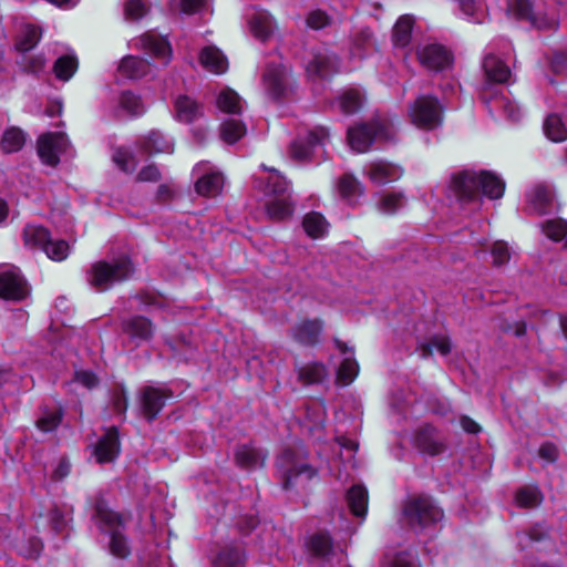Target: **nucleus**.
Here are the masks:
<instances>
[{
    "instance_id": "11",
    "label": "nucleus",
    "mask_w": 567,
    "mask_h": 567,
    "mask_svg": "<svg viewBox=\"0 0 567 567\" xmlns=\"http://www.w3.org/2000/svg\"><path fill=\"white\" fill-rule=\"evenodd\" d=\"M193 173L197 176L195 189L197 194L214 197L221 190L224 184L223 175L214 171L208 162H200L195 165Z\"/></svg>"
},
{
    "instance_id": "42",
    "label": "nucleus",
    "mask_w": 567,
    "mask_h": 567,
    "mask_svg": "<svg viewBox=\"0 0 567 567\" xmlns=\"http://www.w3.org/2000/svg\"><path fill=\"white\" fill-rule=\"evenodd\" d=\"M267 214L271 219L284 220L291 216L292 205L287 196L270 199L266 205Z\"/></svg>"
},
{
    "instance_id": "55",
    "label": "nucleus",
    "mask_w": 567,
    "mask_h": 567,
    "mask_svg": "<svg viewBox=\"0 0 567 567\" xmlns=\"http://www.w3.org/2000/svg\"><path fill=\"white\" fill-rule=\"evenodd\" d=\"M491 255L493 257V266L501 267L509 261L512 249L506 241L497 240L491 248Z\"/></svg>"
},
{
    "instance_id": "10",
    "label": "nucleus",
    "mask_w": 567,
    "mask_h": 567,
    "mask_svg": "<svg viewBox=\"0 0 567 567\" xmlns=\"http://www.w3.org/2000/svg\"><path fill=\"white\" fill-rule=\"evenodd\" d=\"M69 140L63 133H47L38 140V154L41 161L50 166L60 162V155L66 152Z\"/></svg>"
},
{
    "instance_id": "34",
    "label": "nucleus",
    "mask_w": 567,
    "mask_h": 567,
    "mask_svg": "<svg viewBox=\"0 0 567 567\" xmlns=\"http://www.w3.org/2000/svg\"><path fill=\"white\" fill-rule=\"evenodd\" d=\"M348 504L358 517H364L368 508V491L364 486L354 485L351 487L347 495Z\"/></svg>"
},
{
    "instance_id": "50",
    "label": "nucleus",
    "mask_w": 567,
    "mask_h": 567,
    "mask_svg": "<svg viewBox=\"0 0 567 567\" xmlns=\"http://www.w3.org/2000/svg\"><path fill=\"white\" fill-rule=\"evenodd\" d=\"M120 106L132 116H138L145 112V106L142 100L132 92L122 93L120 97Z\"/></svg>"
},
{
    "instance_id": "2",
    "label": "nucleus",
    "mask_w": 567,
    "mask_h": 567,
    "mask_svg": "<svg viewBox=\"0 0 567 567\" xmlns=\"http://www.w3.org/2000/svg\"><path fill=\"white\" fill-rule=\"evenodd\" d=\"M94 519L103 533L110 534V553L116 558H126L131 554V547L121 530L122 517L113 512L104 501H99L95 505Z\"/></svg>"
},
{
    "instance_id": "64",
    "label": "nucleus",
    "mask_w": 567,
    "mask_h": 567,
    "mask_svg": "<svg viewBox=\"0 0 567 567\" xmlns=\"http://www.w3.org/2000/svg\"><path fill=\"white\" fill-rule=\"evenodd\" d=\"M538 455L546 462L554 463L558 457V450L551 443H545L539 447Z\"/></svg>"
},
{
    "instance_id": "35",
    "label": "nucleus",
    "mask_w": 567,
    "mask_h": 567,
    "mask_svg": "<svg viewBox=\"0 0 567 567\" xmlns=\"http://www.w3.org/2000/svg\"><path fill=\"white\" fill-rule=\"evenodd\" d=\"M50 233L39 225H27L23 230L24 245L31 248L44 249L49 243Z\"/></svg>"
},
{
    "instance_id": "56",
    "label": "nucleus",
    "mask_w": 567,
    "mask_h": 567,
    "mask_svg": "<svg viewBox=\"0 0 567 567\" xmlns=\"http://www.w3.org/2000/svg\"><path fill=\"white\" fill-rule=\"evenodd\" d=\"M62 420L61 411H43L42 415L37 421V427L42 432H51L58 427Z\"/></svg>"
},
{
    "instance_id": "24",
    "label": "nucleus",
    "mask_w": 567,
    "mask_h": 567,
    "mask_svg": "<svg viewBox=\"0 0 567 567\" xmlns=\"http://www.w3.org/2000/svg\"><path fill=\"white\" fill-rule=\"evenodd\" d=\"M136 48H141L156 58L166 59L168 62L172 50L167 40L154 33H145L141 38L134 40Z\"/></svg>"
},
{
    "instance_id": "6",
    "label": "nucleus",
    "mask_w": 567,
    "mask_h": 567,
    "mask_svg": "<svg viewBox=\"0 0 567 567\" xmlns=\"http://www.w3.org/2000/svg\"><path fill=\"white\" fill-rule=\"evenodd\" d=\"M508 11L539 30L556 29L558 24L555 14L547 12L543 0H511Z\"/></svg>"
},
{
    "instance_id": "36",
    "label": "nucleus",
    "mask_w": 567,
    "mask_h": 567,
    "mask_svg": "<svg viewBox=\"0 0 567 567\" xmlns=\"http://www.w3.org/2000/svg\"><path fill=\"white\" fill-rule=\"evenodd\" d=\"M303 229L311 238H320L328 233L329 224L326 218L317 212L307 214L302 221Z\"/></svg>"
},
{
    "instance_id": "15",
    "label": "nucleus",
    "mask_w": 567,
    "mask_h": 567,
    "mask_svg": "<svg viewBox=\"0 0 567 567\" xmlns=\"http://www.w3.org/2000/svg\"><path fill=\"white\" fill-rule=\"evenodd\" d=\"M172 393L165 388L145 386L141 391V405L144 415L152 421L164 408Z\"/></svg>"
},
{
    "instance_id": "25",
    "label": "nucleus",
    "mask_w": 567,
    "mask_h": 567,
    "mask_svg": "<svg viewBox=\"0 0 567 567\" xmlns=\"http://www.w3.org/2000/svg\"><path fill=\"white\" fill-rule=\"evenodd\" d=\"M122 329L131 339L146 341L153 336L152 322L142 316L128 318L122 322Z\"/></svg>"
},
{
    "instance_id": "4",
    "label": "nucleus",
    "mask_w": 567,
    "mask_h": 567,
    "mask_svg": "<svg viewBox=\"0 0 567 567\" xmlns=\"http://www.w3.org/2000/svg\"><path fill=\"white\" fill-rule=\"evenodd\" d=\"M394 136L393 125L389 121L381 118L357 124L348 128V143L358 153L368 152L374 141H392Z\"/></svg>"
},
{
    "instance_id": "28",
    "label": "nucleus",
    "mask_w": 567,
    "mask_h": 567,
    "mask_svg": "<svg viewBox=\"0 0 567 567\" xmlns=\"http://www.w3.org/2000/svg\"><path fill=\"white\" fill-rule=\"evenodd\" d=\"M483 69L488 82L505 83L511 76L509 68L492 53L485 55Z\"/></svg>"
},
{
    "instance_id": "21",
    "label": "nucleus",
    "mask_w": 567,
    "mask_h": 567,
    "mask_svg": "<svg viewBox=\"0 0 567 567\" xmlns=\"http://www.w3.org/2000/svg\"><path fill=\"white\" fill-rule=\"evenodd\" d=\"M203 115V105L190 96L181 94L174 100V116L178 122L189 124Z\"/></svg>"
},
{
    "instance_id": "30",
    "label": "nucleus",
    "mask_w": 567,
    "mask_h": 567,
    "mask_svg": "<svg viewBox=\"0 0 567 567\" xmlns=\"http://www.w3.org/2000/svg\"><path fill=\"white\" fill-rule=\"evenodd\" d=\"M150 63L137 56H125L118 65V73L126 79H141L150 72Z\"/></svg>"
},
{
    "instance_id": "37",
    "label": "nucleus",
    "mask_w": 567,
    "mask_h": 567,
    "mask_svg": "<svg viewBox=\"0 0 567 567\" xmlns=\"http://www.w3.org/2000/svg\"><path fill=\"white\" fill-rule=\"evenodd\" d=\"M363 103V94L357 89L344 91L337 100L339 110L344 114H353L360 110Z\"/></svg>"
},
{
    "instance_id": "7",
    "label": "nucleus",
    "mask_w": 567,
    "mask_h": 567,
    "mask_svg": "<svg viewBox=\"0 0 567 567\" xmlns=\"http://www.w3.org/2000/svg\"><path fill=\"white\" fill-rule=\"evenodd\" d=\"M442 516V511L427 496L412 497L403 507V518L413 529H423L439 522Z\"/></svg>"
},
{
    "instance_id": "23",
    "label": "nucleus",
    "mask_w": 567,
    "mask_h": 567,
    "mask_svg": "<svg viewBox=\"0 0 567 567\" xmlns=\"http://www.w3.org/2000/svg\"><path fill=\"white\" fill-rule=\"evenodd\" d=\"M337 348L344 355L337 373V381L343 385L350 384L358 375L359 365L353 358V351L348 349L347 344L338 339L334 340Z\"/></svg>"
},
{
    "instance_id": "61",
    "label": "nucleus",
    "mask_w": 567,
    "mask_h": 567,
    "mask_svg": "<svg viewBox=\"0 0 567 567\" xmlns=\"http://www.w3.org/2000/svg\"><path fill=\"white\" fill-rule=\"evenodd\" d=\"M306 22L309 28L320 30L330 23V18L324 11L315 10L308 14Z\"/></svg>"
},
{
    "instance_id": "20",
    "label": "nucleus",
    "mask_w": 567,
    "mask_h": 567,
    "mask_svg": "<svg viewBox=\"0 0 567 567\" xmlns=\"http://www.w3.org/2000/svg\"><path fill=\"white\" fill-rule=\"evenodd\" d=\"M247 20L251 34L260 41H266L276 27L272 17L260 9H251L247 13Z\"/></svg>"
},
{
    "instance_id": "52",
    "label": "nucleus",
    "mask_w": 567,
    "mask_h": 567,
    "mask_svg": "<svg viewBox=\"0 0 567 567\" xmlns=\"http://www.w3.org/2000/svg\"><path fill=\"white\" fill-rule=\"evenodd\" d=\"M516 502L520 507H535L542 502V494L536 486H525L516 493Z\"/></svg>"
},
{
    "instance_id": "22",
    "label": "nucleus",
    "mask_w": 567,
    "mask_h": 567,
    "mask_svg": "<svg viewBox=\"0 0 567 567\" xmlns=\"http://www.w3.org/2000/svg\"><path fill=\"white\" fill-rule=\"evenodd\" d=\"M402 168L384 161H375L367 167V175L377 185H384L399 179L402 176Z\"/></svg>"
},
{
    "instance_id": "5",
    "label": "nucleus",
    "mask_w": 567,
    "mask_h": 567,
    "mask_svg": "<svg viewBox=\"0 0 567 567\" xmlns=\"http://www.w3.org/2000/svg\"><path fill=\"white\" fill-rule=\"evenodd\" d=\"M278 468L286 489L309 481L317 474V470L307 463L306 454L301 450H286L278 458Z\"/></svg>"
},
{
    "instance_id": "40",
    "label": "nucleus",
    "mask_w": 567,
    "mask_h": 567,
    "mask_svg": "<svg viewBox=\"0 0 567 567\" xmlns=\"http://www.w3.org/2000/svg\"><path fill=\"white\" fill-rule=\"evenodd\" d=\"M298 377L305 384L320 383L327 378V369L322 363H308L298 370Z\"/></svg>"
},
{
    "instance_id": "14",
    "label": "nucleus",
    "mask_w": 567,
    "mask_h": 567,
    "mask_svg": "<svg viewBox=\"0 0 567 567\" xmlns=\"http://www.w3.org/2000/svg\"><path fill=\"white\" fill-rule=\"evenodd\" d=\"M28 293V285L18 270L0 274V298L20 301Z\"/></svg>"
},
{
    "instance_id": "9",
    "label": "nucleus",
    "mask_w": 567,
    "mask_h": 567,
    "mask_svg": "<svg viewBox=\"0 0 567 567\" xmlns=\"http://www.w3.org/2000/svg\"><path fill=\"white\" fill-rule=\"evenodd\" d=\"M329 140V132L323 126H316L303 136L298 137L290 147L291 156L297 161H308L318 147H322Z\"/></svg>"
},
{
    "instance_id": "49",
    "label": "nucleus",
    "mask_w": 567,
    "mask_h": 567,
    "mask_svg": "<svg viewBox=\"0 0 567 567\" xmlns=\"http://www.w3.org/2000/svg\"><path fill=\"white\" fill-rule=\"evenodd\" d=\"M544 234L555 240H565L567 247V221L564 219H550L543 224Z\"/></svg>"
},
{
    "instance_id": "19",
    "label": "nucleus",
    "mask_w": 567,
    "mask_h": 567,
    "mask_svg": "<svg viewBox=\"0 0 567 567\" xmlns=\"http://www.w3.org/2000/svg\"><path fill=\"white\" fill-rule=\"evenodd\" d=\"M528 209L535 214L550 213L555 207L553 189L546 185H536L527 194Z\"/></svg>"
},
{
    "instance_id": "27",
    "label": "nucleus",
    "mask_w": 567,
    "mask_h": 567,
    "mask_svg": "<svg viewBox=\"0 0 567 567\" xmlns=\"http://www.w3.org/2000/svg\"><path fill=\"white\" fill-rule=\"evenodd\" d=\"M267 454L251 444H243L235 452V461L243 468H256L261 466Z\"/></svg>"
},
{
    "instance_id": "8",
    "label": "nucleus",
    "mask_w": 567,
    "mask_h": 567,
    "mask_svg": "<svg viewBox=\"0 0 567 567\" xmlns=\"http://www.w3.org/2000/svg\"><path fill=\"white\" fill-rule=\"evenodd\" d=\"M411 121L414 125L424 130H434L442 122V107L436 97L421 95L410 106Z\"/></svg>"
},
{
    "instance_id": "60",
    "label": "nucleus",
    "mask_w": 567,
    "mask_h": 567,
    "mask_svg": "<svg viewBox=\"0 0 567 567\" xmlns=\"http://www.w3.org/2000/svg\"><path fill=\"white\" fill-rule=\"evenodd\" d=\"M384 567H414L413 557L409 553H399L393 556H386Z\"/></svg>"
},
{
    "instance_id": "41",
    "label": "nucleus",
    "mask_w": 567,
    "mask_h": 567,
    "mask_svg": "<svg viewBox=\"0 0 567 567\" xmlns=\"http://www.w3.org/2000/svg\"><path fill=\"white\" fill-rule=\"evenodd\" d=\"M544 132L553 142H563L567 138V127L557 114H550L546 117Z\"/></svg>"
},
{
    "instance_id": "57",
    "label": "nucleus",
    "mask_w": 567,
    "mask_h": 567,
    "mask_svg": "<svg viewBox=\"0 0 567 567\" xmlns=\"http://www.w3.org/2000/svg\"><path fill=\"white\" fill-rule=\"evenodd\" d=\"M147 6L143 0H127L124 7L126 20L137 21L147 12Z\"/></svg>"
},
{
    "instance_id": "31",
    "label": "nucleus",
    "mask_w": 567,
    "mask_h": 567,
    "mask_svg": "<svg viewBox=\"0 0 567 567\" xmlns=\"http://www.w3.org/2000/svg\"><path fill=\"white\" fill-rule=\"evenodd\" d=\"M143 148L150 154L166 153L174 151V142L171 137L159 131H151L142 143Z\"/></svg>"
},
{
    "instance_id": "33",
    "label": "nucleus",
    "mask_w": 567,
    "mask_h": 567,
    "mask_svg": "<svg viewBox=\"0 0 567 567\" xmlns=\"http://www.w3.org/2000/svg\"><path fill=\"white\" fill-rule=\"evenodd\" d=\"M217 107L226 113L239 114L244 109V101L231 89H223L216 99Z\"/></svg>"
},
{
    "instance_id": "18",
    "label": "nucleus",
    "mask_w": 567,
    "mask_h": 567,
    "mask_svg": "<svg viewBox=\"0 0 567 567\" xmlns=\"http://www.w3.org/2000/svg\"><path fill=\"white\" fill-rule=\"evenodd\" d=\"M118 453V432L115 427H110L94 445L93 455L95 456L97 463L103 464L114 461Z\"/></svg>"
},
{
    "instance_id": "12",
    "label": "nucleus",
    "mask_w": 567,
    "mask_h": 567,
    "mask_svg": "<svg viewBox=\"0 0 567 567\" xmlns=\"http://www.w3.org/2000/svg\"><path fill=\"white\" fill-rule=\"evenodd\" d=\"M420 63L429 70L441 71L452 64L451 52L441 44L427 43L417 49Z\"/></svg>"
},
{
    "instance_id": "39",
    "label": "nucleus",
    "mask_w": 567,
    "mask_h": 567,
    "mask_svg": "<svg viewBox=\"0 0 567 567\" xmlns=\"http://www.w3.org/2000/svg\"><path fill=\"white\" fill-rule=\"evenodd\" d=\"M414 20L411 16H402L393 28V42L396 47L404 48L410 43Z\"/></svg>"
},
{
    "instance_id": "1",
    "label": "nucleus",
    "mask_w": 567,
    "mask_h": 567,
    "mask_svg": "<svg viewBox=\"0 0 567 567\" xmlns=\"http://www.w3.org/2000/svg\"><path fill=\"white\" fill-rule=\"evenodd\" d=\"M450 188L462 202L474 199L480 192L491 199H497L504 194L505 183L491 172H463L453 176Z\"/></svg>"
},
{
    "instance_id": "26",
    "label": "nucleus",
    "mask_w": 567,
    "mask_h": 567,
    "mask_svg": "<svg viewBox=\"0 0 567 567\" xmlns=\"http://www.w3.org/2000/svg\"><path fill=\"white\" fill-rule=\"evenodd\" d=\"M199 61L207 71L221 74L228 69V61L223 52L213 45H208L200 51Z\"/></svg>"
},
{
    "instance_id": "51",
    "label": "nucleus",
    "mask_w": 567,
    "mask_h": 567,
    "mask_svg": "<svg viewBox=\"0 0 567 567\" xmlns=\"http://www.w3.org/2000/svg\"><path fill=\"white\" fill-rule=\"evenodd\" d=\"M311 551L322 558L328 557L332 553V543L329 535L323 533L315 534L309 540Z\"/></svg>"
},
{
    "instance_id": "53",
    "label": "nucleus",
    "mask_w": 567,
    "mask_h": 567,
    "mask_svg": "<svg viewBox=\"0 0 567 567\" xmlns=\"http://www.w3.org/2000/svg\"><path fill=\"white\" fill-rule=\"evenodd\" d=\"M547 536V530L544 525L536 524L528 532L518 533V546L520 549L527 548L532 543L539 542Z\"/></svg>"
},
{
    "instance_id": "63",
    "label": "nucleus",
    "mask_w": 567,
    "mask_h": 567,
    "mask_svg": "<svg viewBox=\"0 0 567 567\" xmlns=\"http://www.w3.org/2000/svg\"><path fill=\"white\" fill-rule=\"evenodd\" d=\"M159 178L161 172L157 166L153 164L143 167L137 175V179L141 182H157Z\"/></svg>"
},
{
    "instance_id": "32",
    "label": "nucleus",
    "mask_w": 567,
    "mask_h": 567,
    "mask_svg": "<svg viewBox=\"0 0 567 567\" xmlns=\"http://www.w3.org/2000/svg\"><path fill=\"white\" fill-rule=\"evenodd\" d=\"M338 192L343 199L354 204L363 195L364 188L354 176L346 174L339 179Z\"/></svg>"
},
{
    "instance_id": "62",
    "label": "nucleus",
    "mask_w": 567,
    "mask_h": 567,
    "mask_svg": "<svg viewBox=\"0 0 567 567\" xmlns=\"http://www.w3.org/2000/svg\"><path fill=\"white\" fill-rule=\"evenodd\" d=\"M114 162L124 172H132L135 168V163L131 154L125 150H117L114 154Z\"/></svg>"
},
{
    "instance_id": "13",
    "label": "nucleus",
    "mask_w": 567,
    "mask_h": 567,
    "mask_svg": "<svg viewBox=\"0 0 567 567\" xmlns=\"http://www.w3.org/2000/svg\"><path fill=\"white\" fill-rule=\"evenodd\" d=\"M413 445L420 453L430 456L439 455L445 449L444 439L437 430L431 425H424L415 432Z\"/></svg>"
},
{
    "instance_id": "17",
    "label": "nucleus",
    "mask_w": 567,
    "mask_h": 567,
    "mask_svg": "<svg viewBox=\"0 0 567 567\" xmlns=\"http://www.w3.org/2000/svg\"><path fill=\"white\" fill-rule=\"evenodd\" d=\"M323 326L324 323L321 319L302 320L293 326L291 337L301 346L315 347L320 342Z\"/></svg>"
},
{
    "instance_id": "29",
    "label": "nucleus",
    "mask_w": 567,
    "mask_h": 567,
    "mask_svg": "<svg viewBox=\"0 0 567 567\" xmlns=\"http://www.w3.org/2000/svg\"><path fill=\"white\" fill-rule=\"evenodd\" d=\"M245 553L237 543L225 546L214 560V567H244Z\"/></svg>"
},
{
    "instance_id": "58",
    "label": "nucleus",
    "mask_w": 567,
    "mask_h": 567,
    "mask_svg": "<svg viewBox=\"0 0 567 567\" xmlns=\"http://www.w3.org/2000/svg\"><path fill=\"white\" fill-rule=\"evenodd\" d=\"M494 106L502 109L506 116L512 121H518L520 118L519 107L516 105V103L505 97L494 99Z\"/></svg>"
},
{
    "instance_id": "38",
    "label": "nucleus",
    "mask_w": 567,
    "mask_h": 567,
    "mask_svg": "<svg viewBox=\"0 0 567 567\" xmlns=\"http://www.w3.org/2000/svg\"><path fill=\"white\" fill-rule=\"evenodd\" d=\"M78 66L79 63L76 56L68 53L56 59L53 65V72L56 79L66 82L73 76Z\"/></svg>"
},
{
    "instance_id": "45",
    "label": "nucleus",
    "mask_w": 567,
    "mask_h": 567,
    "mask_svg": "<svg viewBox=\"0 0 567 567\" xmlns=\"http://www.w3.org/2000/svg\"><path fill=\"white\" fill-rule=\"evenodd\" d=\"M405 205V197L401 193L383 194L380 196L377 208L380 213L391 215Z\"/></svg>"
},
{
    "instance_id": "3",
    "label": "nucleus",
    "mask_w": 567,
    "mask_h": 567,
    "mask_svg": "<svg viewBox=\"0 0 567 567\" xmlns=\"http://www.w3.org/2000/svg\"><path fill=\"white\" fill-rule=\"evenodd\" d=\"M133 272L134 267L125 256L113 262L97 261L87 272V282L97 291H105L113 285L128 279Z\"/></svg>"
},
{
    "instance_id": "47",
    "label": "nucleus",
    "mask_w": 567,
    "mask_h": 567,
    "mask_svg": "<svg viewBox=\"0 0 567 567\" xmlns=\"http://www.w3.org/2000/svg\"><path fill=\"white\" fill-rule=\"evenodd\" d=\"M25 136L20 128L11 127L3 133L1 148L6 153L18 152L24 144Z\"/></svg>"
},
{
    "instance_id": "54",
    "label": "nucleus",
    "mask_w": 567,
    "mask_h": 567,
    "mask_svg": "<svg viewBox=\"0 0 567 567\" xmlns=\"http://www.w3.org/2000/svg\"><path fill=\"white\" fill-rule=\"evenodd\" d=\"M69 244L65 240H52L51 236L49 237V243L45 245L43 251L47 256L55 261L64 260L69 255Z\"/></svg>"
},
{
    "instance_id": "43",
    "label": "nucleus",
    "mask_w": 567,
    "mask_h": 567,
    "mask_svg": "<svg viewBox=\"0 0 567 567\" xmlns=\"http://www.w3.org/2000/svg\"><path fill=\"white\" fill-rule=\"evenodd\" d=\"M261 168L270 173L265 186V193L284 197L290 188L289 183L275 168H268L265 165H261Z\"/></svg>"
},
{
    "instance_id": "59",
    "label": "nucleus",
    "mask_w": 567,
    "mask_h": 567,
    "mask_svg": "<svg viewBox=\"0 0 567 567\" xmlns=\"http://www.w3.org/2000/svg\"><path fill=\"white\" fill-rule=\"evenodd\" d=\"M460 8L466 17L473 18L474 22H481L482 7L478 0H460Z\"/></svg>"
},
{
    "instance_id": "16",
    "label": "nucleus",
    "mask_w": 567,
    "mask_h": 567,
    "mask_svg": "<svg viewBox=\"0 0 567 567\" xmlns=\"http://www.w3.org/2000/svg\"><path fill=\"white\" fill-rule=\"evenodd\" d=\"M262 80L266 90L274 97L284 96L290 86L288 70L282 65L269 64Z\"/></svg>"
},
{
    "instance_id": "44",
    "label": "nucleus",
    "mask_w": 567,
    "mask_h": 567,
    "mask_svg": "<svg viewBox=\"0 0 567 567\" xmlns=\"http://www.w3.org/2000/svg\"><path fill=\"white\" fill-rule=\"evenodd\" d=\"M246 134V126L238 120H227L220 125V137L228 144H234Z\"/></svg>"
},
{
    "instance_id": "48",
    "label": "nucleus",
    "mask_w": 567,
    "mask_h": 567,
    "mask_svg": "<svg viewBox=\"0 0 567 567\" xmlns=\"http://www.w3.org/2000/svg\"><path fill=\"white\" fill-rule=\"evenodd\" d=\"M40 31L34 25H25L20 32L16 49L21 52H25L35 47L40 40Z\"/></svg>"
},
{
    "instance_id": "46",
    "label": "nucleus",
    "mask_w": 567,
    "mask_h": 567,
    "mask_svg": "<svg viewBox=\"0 0 567 567\" xmlns=\"http://www.w3.org/2000/svg\"><path fill=\"white\" fill-rule=\"evenodd\" d=\"M451 341L446 336H434L429 340V342L423 343L420 347L422 358L432 355L434 350L442 355H446L451 352Z\"/></svg>"
}]
</instances>
